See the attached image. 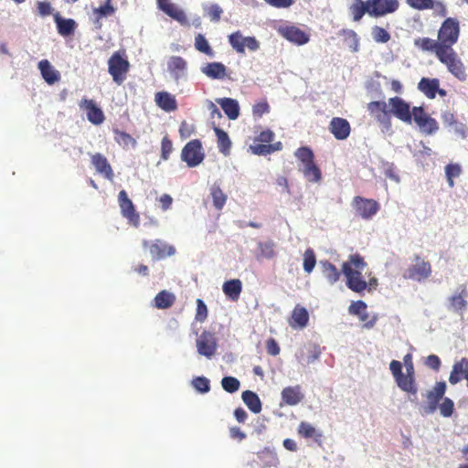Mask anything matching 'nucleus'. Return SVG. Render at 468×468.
Listing matches in <instances>:
<instances>
[{
    "instance_id": "41",
    "label": "nucleus",
    "mask_w": 468,
    "mask_h": 468,
    "mask_svg": "<svg viewBox=\"0 0 468 468\" xmlns=\"http://www.w3.org/2000/svg\"><path fill=\"white\" fill-rule=\"evenodd\" d=\"M298 434L305 439L313 438L315 441H319L322 433L308 422L302 421L298 426Z\"/></svg>"
},
{
    "instance_id": "59",
    "label": "nucleus",
    "mask_w": 468,
    "mask_h": 468,
    "mask_svg": "<svg viewBox=\"0 0 468 468\" xmlns=\"http://www.w3.org/2000/svg\"><path fill=\"white\" fill-rule=\"evenodd\" d=\"M270 112V105L266 101L257 102L253 105L252 113L255 117L261 118L263 114Z\"/></svg>"
},
{
    "instance_id": "32",
    "label": "nucleus",
    "mask_w": 468,
    "mask_h": 468,
    "mask_svg": "<svg viewBox=\"0 0 468 468\" xmlns=\"http://www.w3.org/2000/svg\"><path fill=\"white\" fill-rule=\"evenodd\" d=\"M440 81L438 79L422 78L418 83V89L429 99L436 97Z\"/></svg>"
},
{
    "instance_id": "57",
    "label": "nucleus",
    "mask_w": 468,
    "mask_h": 468,
    "mask_svg": "<svg viewBox=\"0 0 468 468\" xmlns=\"http://www.w3.org/2000/svg\"><path fill=\"white\" fill-rule=\"evenodd\" d=\"M407 4L417 10H427L433 8L432 0H406Z\"/></svg>"
},
{
    "instance_id": "18",
    "label": "nucleus",
    "mask_w": 468,
    "mask_h": 468,
    "mask_svg": "<svg viewBox=\"0 0 468 468\" xmlns=\"http://www.w3.org/2000/svg\"><path fill=\"white\" fill-rule=\"evenodd\" d=\"M278 33L286 40L301 46L309 42V35L295 26H281Z\"/></svg>"
},
{
    "instance_id": "47",
    "label": "nucleus",
    "mask_w": 468,
    "mask_h": 468,
    "mask_svg": "<svg viewBox=\"0 0 468 468\" xmlns=\"http://www.w3.org/2000/svg\"><path fill=\"white\" fill-rule=\"evenodd\" d=\"M280 145H281V143H278L277 145L260 144L251 145L250 149H251L252 153L255 154L267 155V154L273 153L274 151L279 150Z\"/></svg>"
},
{
    "instance_id": "60",
    "label": "nucleus",
    "mask_w": 468,
    "mask_h": 468,
    "mask_svg": "<svg viewBox=\"0 0 468 468\" xmlns=\"http://www.w3.org/2000/svg\"><path fill=\"white\" fill-rule=\"evenodd\" d=\"M111 2L112 0H106L105 5L95 9V13L99 15V17L112 16L115 13V8L112 5Z\"/></svg>"
},
{
    "instance_id": "48",
    "label": "nucleus",
    "mask_w": 468,
    "mask_h": 468,
    "mask_svg": "<svg viewBox=\"0 0 468 468\" xmlns=\"http://www.w3.org/2000/svg\"><path fill=\"white\" fill-rule=\"evenodd\" d=\"M275 243L273 241L259 242L258 249L260 250V257L265 259H272L275 256Z\"/></svg>"
},
{
    "instance_id": "25",
    "label": "nucleus",
    "mask_w": 468,
    "mask_h": 468,
    "mask_svg": "<svg viewBox=\"0 0 468 468\" xmlns=\"http://www.w3.org/2000/svg\"><path fill=\"white\" fill-rule=\"evenodd\" d=\"M367 111L378 122L390 123V116L387 111V103L385 101H376L369 102L367 104Z\"/></svg>"
},
{
    "instance_id": "40",
    "label": "nucleus",
    "mask_w": 468,
    "mask_h": 468,
    "mask_svg": "<svg viewBox=\"0 0 468 468\" xmlns=\"http://www.w3.org/2000/svg\"><path fill=\"white\" fill-rule=\"evenodd\" d=\"M55 21L58 27V32L61 36H69L73 34L76 28V22L73 19H64L58 14L55 15Z\"/></svg>"
},
{
    "instance_id": "16",
    "label": "nucleus",
    "mask_w": 468,
    "mask_h": 468,
    "mask_svg": "<svg viewBox=\"0 0 468 468\" xmlns=\"http://www.w3.org/2000/svg\"><path fill=\"white\" fill-rule=\"evenodd\" d=\"M446 392V383L440 381L435 384L431 390H429L426 394L427 402L423 406L424 413L432 414L438 409L440 400L443 399Z\"/></svg>"
},
{
    "instance_id": "12",
    "label": "nucleus",
    "mask_w": 468,
    "mask_h": 468,
    "mask_svg": "<svg viewBox=\"0 0 468 468\" xmlns=\"http://www.w3.org/2000/svg\"><path fill=\"white\" fill-rule=\"evenodd\" d=\"M118 203L122 216L127 219L128 223L134 228L140 225V215L135 209V206L129 198L125 190H121L118 194Z\"/></svg>"
},
{
    "instance_id": "2",
    "label": "nucleus",
    "mask_w": 468,
    "mask_h": 468,
    "mask_svg": "<svg viewBox=\"0 0 468 468\" xmlns=\"http://www.w3.org/2000/svg\"><path fill=\"white\" fill-rule=\"evenodd\" d=\"M403 361L406 367V374L402 372V364L398 360H392L390 362L389 369L398 387L402 391L416 395L418 392V387L415 381L412 356L410 354H407L403 357Z\"/></svg>"
},
{
    "instance_id": "3",
    "label": "nucleus",
    "mask_w": 468,
    "mask_h": 468,
    "mask_svg": "<svg viewBox=\"0 0 468 468\" xmlns=\"http://www.w3.org/2000/svg\"><path fill=\"white\" fill-rule=\"evenodd\" d=\"M294 156L303 165L300 171L308 182L318 183L322 180V172L314 163V154L308 146H301L294 152Z\"/></svg>"
},
{
    "instance_id": "27",
    "label": "nucleus",
    "mask_w": 468,
    "mask_h": 468,
    "mask_svg": "<svg viewBox=\"0 0 468 468\" xmlns=\"http://www.w3.org/2000/svg\"><path fill=\"white\" fill-rule=\"evenodd\" d=\"M201 72L211 80H223L227 74V68L221 62H209L201 68Z\"/></svg>"
},
{
    "instance_id": "34",
    "label": "nucleus",
    "mask_w": 468,
    "mask_h": 468,
    "mask_svg": "<svg viewBox=\"0 0 468 468\" xmlns=\"http://www.w3.org/2000/svg\"><path fill=\"white\" fill-rule=\"evenodd\" d=\"M186 66V59L179 56L171 57L167 63L168 70L176 79H179L184 75Z\"/></svg>"
},
{
    "instance_id": "17",
    "label": "nucleus",
    "mask_w": 468,
    "mask_h": 468,
    "mask_svg": "<svg viewBox=\"0 0 468 468\" xmlns=\"http://www.w3.org/2000/svg\"><path fill=\"white\" fill-rule=\"evenodd\" d=\"M388 105L390 106V112L395 117L406 123H411L412 110L410 111V106L407 101L396 96L388 100Z\"/></svg>"
},
{
    "instance_id": "61",
    "label": "nucleus",
    "mask_w": 468,
    "mask_h": 468,
    "mask_svg": "<svg viewBox=\"0 0 468 468\" xmlns=\"http://www.w3.org/2000/svg\"><path fill=\"white\" fill-rule=\"evenodd\" d=\"M365 310H367V304L360 300L354 302L349 307V313L357 316L365 313Z\"/></svg>"
},
{
    "instance_id": "19",
    "label": "nucleus",
    "mask_w": 468,
    "mask_h": 468,
    "mask_svg": "<svg viewBox=\"0 0 468 468\" xmlns=\"http://www.w3.org/2000/svg\"><path fill=\"white\" fill-rule=\"evenodd\" d=\"M80 107L86 112L87 119L91 123L99 125L104 122L105 116L102 110L92 100L82 99Z\"/></svg>"
},
{
    "instance_id": "5",
    "label": "nucleus",
    "mask_w": 468,
    "mask_h": 468,
    "mask_svg": "<svg viewBox=\"0 0 468 468\" xmlns=\"http://www.w3.org/2000/svg\"><path fill=\"white\" fill-rule=\"evenodd\" d=\"M460 22L455 17H447L438 31V39L442 48H451L458 42L460 37Z\"/></svg>"
},
{
    "instance_id": "39",
    "label": "nucleus",
    "mask_w": 468,
    "mask_h": 468,
    "mask_svg": "<svg viewBox=\"0 0 468 468\" xmlns=\"http://www.w3.org/2000/svg\"><path fill=\"white\" fill-rule=\"evenodd\" d=\"M241 398L246 406L253 413L257 414L261 411V402L259 396L255 392L251 390H245L242 392Z\"/></svg>"
},
{
    "instance_id": "46",
    "label": "nucleus",
    "mask_w": 468,
    "mask_h": 468,
    "mask_svg": "<svg viewBox=\"0 0 468 468\" xmlns=\"http://www.w3.org/2000/svg\"><path fill=\"white\" fill-rule=\"evenodd\" d=\"M195 48L199 52L206 54L208 57H214L215 52L210 47L208 41L202 34H197L195 37Z\"/></svg>"
},
{
    "instance_id": "8",
    "label": "nucleus",
    "mask_w": 468,
    "mask_h": 468,
    "mask_svg": "<svg viewBox=\"0 0 468 468\" xmlns=\"http://www.w3.org/2000/svg\"><path fill=\"white\" fill-rule=\"evenodd\" d=\"M431 272L432 269L430 261L416 254L413 257V263L407 268L404 278L422 282L427 280L431 275Z\"/></svg>"
},
{
    "instance_id": "44",
    "label": "nucleus",
    "mask_w": 468,
    "mask_h": 468,
    "mask_svg": "<svg viewBox=\"0 0 468 468\" xmlns=\"http://www.w3.org/2000/svg\"><path fill=\"white\" fill-rule=\"evenodd\" d=\"M210 195L213 201V206L216 209L221 210L226 204L227 196L223 193L218 186H212L210 188Z\"/></svg>"
},
{
    "instance_id": "29",
    "label": "nucleus",
    "mask_w": 468,
    "mask_h": 468,
    "mask_svg": "<svg viewBox=\"0 0 468 468\" xmlns=\"http://www.w3.org/2000/svg\"><path fill=\"white\" fill-rule=\"evenodd\" d=\"M414 46L424 52H433L436 57L443 49L439 39L434 40L430 37H418L414 39Z\"/></svg>"
},
{
    "instance_id": "64",
    "label": "nucleus",
    "mask_w": 468,
    "mask_h": 468,
    "mask_svg": "<svg viewBox=\"0 0 468 468\" xmlns=\"http://www.w3.org/2000/svg\"><path fill=\"white\" fill-rule=\"evenodd\" d=\"M441 364V359L436 355L428 356L425 361V365L435 371H438L440 369Z\"/></svg>"
},
{
    "instance_id": "14",
    "label": "nucleus",
    "mask_w": 468,
    "mask_h": 468,
    "mask_svg": "<svg viewBox=\"0 0 468 468\" xmlns=\"http://www.w3.org/2000/svg\"><path fill=\"white\" fill-rule=\"evenodd\" d=\"M412 120L427 134H432L439 129L436 120L428 115L422 107L412 108Z\"/></svg>"
},
{
    "instance_id": "1",
    "label": "nucleus",
    "mask_w": 468,
    "mask_h": 468,
    "mask_svg": "<svg viewBox=\"0 0 468 468\" xmlns=\"http://www.w3.org/2000/svg\"><path fill=\"white\" fill-rule=\"evenodd\" d=\"M367 266V263L358 253L350 255L348 260L342 264V272L346 277V287L352 292L362 293L367 290V282L362 274Z\"/></svg>"
},
{
    "instance_id": "9",
    "label": "nucleus",
    "mask_w": 468,
    "mask_h": 468,
    "mask_svg": "<svg viewBox=\"0 0 468 468\" xmlns=\"http://www.w3.org/2000/svg\"><path fill=\"white\" fill-rule=\"evenodd\" d=\"M196 346L197 351L200 356L210 359L216 355L218 347L216 334L208 330L202 331L197 337Z\"/></svg>"
},
{
    "instance_id": "23",
    "label": "nucleus",
    "mask_w": 468,
    "mask_h": 468,
    "mask_svg": "<svg viewBox=\"0 0 468 468\" xmlns=\"http://www.w3.org/2000/svg\"><path fill=\"white\" fill-rule=\"evenodd\" d=\"M309 322V313L307 309L300 304H296L289 319V325L293 329H303L307 326Z\"/></svg>"
},
{
    "instance_id": "51",
    "label": "nucleus",
    "mask_w": 468,
    "mask_h": 468,
    "mask_svg": "<svg viewBox=\"0 0 468 468\" xmlns=\"http://www.w3.org/2000/svg\"><path fill=\"white\" fill-rule=\"evenodd\" d=\"M223 389L229 393H235L239 389L240 382L234 377H224L221 380Z\"/></svg>"
},
{
    "instance_id": "36",
    "label": "nucleus",
    "mask_w": 468,
    "mask_h": 468,
    "mask_svg": "<svg viewBox=\"0 0 468 468\" xmlns=\"http://www.w3.org/2000/svg\"><path fill=\"white\" fill-rule=\"evenodd\" d=\"M320 266L324 277L328 281L329 283L335 284L339 281L341 272L333 263L328 261H321Z\"/></svg>"
},
{
    "instance_id": "58",
    "label": "nucleus",
    "mask_w": 468,
    "mask_h": 468,
    "mask_svg": "<svg viewBox=\"0 0 468 468\" xmlns=\"http://www.w3.org/2000/svg\"><path fill=\"white\" fill-rule=\"evenodd\" d=\"M222 13H223L222 8L217 4L211 5L207 9V15L210 18V20L213 22L219 21Z\"/></svg>"
},
{
    "instance_id": "15",
    "label": "nucleus",
    "mask_w": 468,
    "mask_h": 468,
    "mask_svg": "<svg viewBox=\"0 0 468 468\" xmlns=\"http://www.w3.org/2000/svg\"><path fill=\"white\" fill-rule=\"evenodd\" d=\"M369 16L380 17L396 12L399 7L398 0H367Z\"/></svg>"
},
{
    "instance_id": "49",
    "label": "nucleus",
    "mask_w": 468,
    "mask_h": 468,
    "mask_svg": "<svg viewBox=\"0 0 468 468\" xmlns=\"http://www.w3.org/2000/svg\"><path fill=\"white\" fill-rule=\"evenodd\" d=\"M461 173L462 167L459 164H449L445 166V175L451 187L454 186L453 179L459 177Z\"/></svg>"
},
{
    "instance_id": "50",
    "label": "nucleus",
    "mask_w": 468,
    "mask_h": 468,
    "mask_svg": "<svg viewBox=\"0 0 468 468\" xmlns=\"http://www.w3.org/2000/svg\"><path fill=\"white\" fill-rule=\"evenodd\" d=\"M316 264V258L313 249H307L303 253V270L307 273H311Z\"/></svg>"
},
{
    "instance_id": "11",
    "label": "nucleus",
    "mask_w": 468,
    "mask_h": 468,
    "mask_svg": "<svg viewBox=\"0 0 468 468\" xmlns=\"http://www.w3.org/2000/svg\"><path fill=\"white\" fill-rule=\"evenodd\" d=\"M228 40L231 48L239 54L245 53L246 48L250 51H256L260 48V42L255 37H244L239 30L229 35Z\"/></svg>"
},
{
    "instance_id": "42",
    "label": "nucleus",
    "mask_w": 468,
    "mask_h": 468,
    "mask_svg": "<svg viewBox=\"0 0 468 468\" xmlns=\"http://www.w3.org/2000/svg\"><path fill=\"white\" fill-rule=\"evenodd\" d=\"M339 35L344 37V42L352 52L358 51L359 37L357 34L352 29H342Z\"/></svg>"
},
{
    "instance_id": "22",
    "label": "nucleus",
    "mask_w": 468,
    "mask_h": 468,
    "mask_svg": "<svg viewBox=\"0 0 468 468\" xmlns=\"http://www.w3.org/2000/svg\"><path fill=\"white\" fill-rule=\"evenodd\" d=\"M467 296L468 292L466 287L462 286L458 292L449 297L448 309L459 314H463L468 307Z\"/></svg>"
},
{
    "instance_id": "26",
    "label": "nucleus",
    "mask_w": 468,
    "mask_h": 468,
    "mask_svg": "<svg viewBox=\"0 0 468 468\" xmlns=\"http://www.w3.org/2000/svg\"><path fill=\"white\" fill-rule=\"evenodd\" d=\"M91 164L95 167L96 171L104 176L105 178L109 180L113 179L114 174L112 168L104 155L100 153L92 154Z\"/></svg>"
},
{
    "instance_id": "4",
    "label": "nucleus",
    "mask_w": 468,
    "mask_h": 468,
    "mask_svg": "<svg viewBox=\"0 0 468 468\" xmlns=\"http://www.w3.org/2000/svg\"><path fill=\"white\" fill-rule=\"evenodd\" d=\"M437 58L446 66L447 69L459 80L463 81L467 78L466 69L453 48H443L438 54Z\"/></svg>"
},
{
    "instance_id": "54",
    "label": "nucleus",
    "mask_w": 468,
    "mask_h": 468,
    "mask_svg": "<svg viewBox=\"0 0 468 468\" xmlns=\"http://www.w3.org/2000/svg\"><path fill=\"white\" fill-rule=\"evenodd\" d=\"M173 152V143L168 137V135H165L163 137L161 142V158L164 161H166L169 159V156L171 153Z\"/></svg>"
},
{
    "instance_id": "28",
    "label": "nucleus",
    "mask_w": 468,
    "mask_h": 468,
    "mask_svg": "<svg viewBox=\"0 0 468 468\" xmlns=\"http://www.w3.org/2000/svg\"><path fill=\"white\" fill-rule=\"evenodd\" d=\"M154 101L156 105L166 112H175L177 109V102L175 96L167 91L156 92Z\"/></svg>"
},
{
    "instance_id": "53",
    "label": "nucleus",
    "mask_w": 468,
    "mask_h": 468,
    "mask_svg": "<svg viewBox=\"0 0 468 468\" xmlns=\"http://www.w3.org/2000/svg\"><path fill=\"white\" fill-rule=\"evenodd\" d=\"M442 417L449 418L454 411V403L450 398H443L442 402L438 405Z\"/></svg>"
},
{
    "instance_id": "30",
    "label": "nucleus",
    "mask_w": 468,
    "mask_h": 468,
    "mask_svg": "<svg viewBox=\"0 0 468 468\" xmlns=\"http://www.w3.org/2000/svg\"><path fill=\"white\" fill-rule=\"evenodd\" d=\"M38 69L45 81L52 85L59 80V72L54 69L52 65L48 59H42L38 63Z\"/></svg>"
},
{
    "instance_id": "6",
    "label": "nucleus",
    "mask_w": 468,
    "mask_h": 468,
    "mask_svg": "<svg viewBox=\"0 0 468 468\" xmlns=\"http://www.w3.org/2000/svg\"><path fill=\"white\" fill-rule=\"evenodd\" d=\"M124 52H114L108 60V71L118 85L123 83L129 71L130 63L123 58Z\"/></svg>"
},
{
    "instance_id": "56",
    "label": "nucleus",
    "mask_w": 468,
    "mask_h": 468,
    "mask_svg": "<svg viewBox=\"0 0 468 468\" xmlns=\"http://www.w3.org/2000/svg\"><path fill=\"white\" fill-rule=\"evenodd\" d=\"M207 318V307L201 299L197 300V311L195 319L197 322L203 323Z\"/></svg>"
},
{
    "instance_id": "37",
    "label": "nucleus",
    "mask_w": 468,
    "mask_h": 468,
    "mask_svg": "<svg viewBox=\"0 0 468 468\" xmlns=\"http://www.w3.org/2000/svg\"><path fill=\"white\" fill-rule=\"evenodd\" d=\"M367 0H354L352 5L349 6V13L352 16V19L355 22H358L362 19L365 14L369 15V7Z\"/></svg>"
},
{
    "instance_id": "52",
    "label": "nucleus",
    "mask_w": 468,
    "mask_h": 468,
    "mask_svg": "<svg viewBox=\"0 0 468 468\" xmlns=\"http://www.w3.org/2000/svg\"><path fill=\"white\" fill-rule=\"evenodd\" d=\"M373 39L378 43H387L390 39L389 33L383 27L375 26L372 28Z\"/></svg>"
},
{
    "instance_id": "35",
    "label": "nucleus",
    "mask_w": 468,
    "mask_h": 468,
    "mask_svg": "<svg viewBox=\"0 0 468 468\" xmlns=\"http://www.w3.org/2000/svg\"><path fill=\"white\" fill-rule=\"evenodd\" d=\"M222 290L226 296L232 301H237L242 291V283L239 279L227 281L224 282Z\"/></svg>"
},
{
    "instance_id": "38",
    "label": "nucleus",
    "mask_w": 468,
    "mask_h": 468,
    "mask_svg": "<svg viewBox=\"0 0 468 468\" xmlns=\"http://www.w3.org/2000/svg\"><path fill=\"white\" fill-rule=\"evenodd\" d=\"M175 301L176 297L172 292L163 290L155 295L154 306L157 309H167L174 304Z\"/></svg>"
},
{
    "instance_id": "45",
    "label": "nucleus",
    "mask_w": 468,
    "mask_h": 468,
    "mask_svg": "<svg viewBox=\"0 0 468 468\" xmlns=\"http://www.w3.org/2000/svg\"><path fill=\"white\" fill-rule=\"evenodd\" d=\"M114 139L118 144L122 146L123 148H128L130 146H136V140L132 137L129 133L123 131H120L118 129L113 130Z\"/></svg>"
},
{
    "instance_id": "10",
    "label": "nucleus",
    "mask_w": 468,
    "mask_h": 468,
    "mask_svg": "<svg viewBox=\"0 0 468 468\" xmlns=\"http://www.w3.org/2000/svg\"><path fill=\"white\" fill-rule=\"evenodd\" d=\"M351 205L356 215L366 220L371 219L380 209V205L377 200L360 196H356Z\"/></svg>"
},
{
    "instance_id": "13",
    "label": "nucleus",
    "mask_w": 468,
    "mask_h": 468,
    "mask_svg": "<svg viewBox=\"0 0 468 468\" xmlns=\"http://www.w3.org/2000/svg\"><path fill=\"white\" fill-rule=\"evenodd\" d=\"M142 244L144 249H148L149 253L154 261L173 256L176 253V248L173 245L159 239L154 241L144 239Z\"/></svg>"
},
{
    "instance_id": "7",
    "label": "nucleus",
    "mask_w": 468,
    "mask_h": 468,
    "mask_svg": "<svg viewBox=\"0 0 468 468\" xmlns=\"http://www.w3.org/2000/svg\"><path fill=\"white\" fill-rule=\"evenodd\" d=\"M205 156L203 144L199 139L189 141L181 151V160L185 162L188 167L199 165L204 161Z\"/></svg>"
},
{
    "instance_id": "43",
    "label": "nucleus",
    "mask_w": 468,
    "mask_h": 468,
    "mask_svg": "<svg viewBox=\"0 0 468 468\" xmlns=\"http://www.w3.org/2000/svg\"><path fill=\"white\" fill-rule=\"evenodd\" d=\"M307 349V355H305L304 351L303 350L299 356V360L303 363H305L307 365L314 363L316 359L319 358L321 355V351L318 346L310 344L306 347Z\"/></svg>"
},
{
    "instance_id": "62",
    "label": "nucleus",
    "mask_w": 468,
    "mask_h": 468,
    "mask_svg": "<svg viewBox=\"0 0 468 468\" xmlns=\"http://www.w3.org/2000/svg\"><path fill=\"white\" fill-rule=\"evenodd\" d=\"M266 350L267 353L272 356L279 355L281 351L280 346L274 338H269L266 341Z\"/></svg>"
},
{
    "instance_id": "24",
    "label": "nucleus",
    "mask_w": 468,
    "mask_h": 468,
    "mask_svg": "<svg viewBox=\"0 0 468 468\" xmlns=\"http://www.w3.org/2000/svg\"><path fill=\"white\" fill-rule=\"evenodd\" d=\"M282 401L288 406L299 404L304 398L302 388L299 385L286 387L281 393Z\"/></svg>"
},
{
    "instance_id": "33",
    "label": "nucleus",
    "mask_w": 468,
    "mask_h": 468,
    "mask_svg": "<svg viewBox=\"0 0 468 468\" xmlns=\"http://www.w3.org/2000/svg\"><path fill=\"white\" fill-rule=\"evenodd\" d=\"M214 132L217 136L218 151L225 156L229 155L232 145L229 134L219 127H214Z\"/></svg>"
},
{
    "instance_id": "20",
    "label": "nucleus",
    "mask_w": 468,
    "mask_h": 468,
    "mask_svg": "<svg viewBox=\"0 0 468 468\" xmlns=\"http://www.w3.org/2000/svg\"><path fill=\"white\" fill-rule=\"evenodd\" d=\"M328 129L337 140H346L351 133L350 123L346 119L334 117L329 122Z\"/></svg>"
},
{
    "instance_id": "63",
    "label": "nucleus",
    "mask_w": 468,
    "mask_h": 468,
    "mask_svg": "<svg viewBox=\"0 0 468 468\" xmlns=\"http://www.w3.org/2000/svg\"><path fill=\"white\" fill-rule=\"evenodd\" d=\"M194 133V128L189 125L186 121H183L179 127V134L181 139H186Z\"/></svg>"
},
{
    "instance_id": "21",
    "label": "nucleus",
    "mask_w": 468,
    "mask_h": 468,
    "mask_svg": "<svg viewBox=\"0 0 468 468\" xmlns=\"http://www.w3.org/2000/svg\"><path fill=\"white\" fill-rule=\"evenodd\" d=\"M157 6L165 14L176 20L181 25L188 24V20L185 12L176 5L171 3L170 0H157Z\"/></svg>"
},
{
    "instance_id": "55",
    "label": "nucleus",
    "mask_w": 468,
    "mask_h": 468,
    "mask_svg": "<svg viewBox=\"0 0 468 468\" xmlns=\"http://www.w3.org/2000/svg\"><path fill=\"white\" fill-rule=\"evenodd\" d=\"M193 387L201 393H207L210 389L209 380L205 377H197L192 381Z\"/></svg>"
},
{
    "instance_id": "31",
    "label": "nucleus",
    "mask_w": 468,
    "mask_h": 468,
    "mask_svg": "<svg viewBox=\"0 0 468 468\" xmlns=\"http://www.w3.org/2000/svg\"><path fill=\"white\" fill-rule=\"evenodd\" d=\"M217 102L229 120H236L239 116V105L235 99L222 98L218 99Z\"/></svg>"
}]
</instances>
